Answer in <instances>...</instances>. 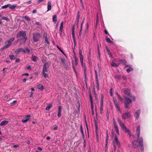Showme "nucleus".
Here are the masks:
<instances>
[{
	"instance_id": "nucleus-5",
	"label": "nucleus",
	"mask_w": 152,
	"mask_h": 152,
	"mask_svg": "<svg viewBox=\"0 0 152 152\" xmlns=\"http://www.w3.org/2000/svg\"><path fill=\"white\" fill-rule=\"evenodd\" d=\"M140 146H141L140 150L142 152H144V148L143 144V141L142 137H140V138L139 141V142Z\"/></svg>"
},
{
	"instance_id": "nucleus-59",
	"label": "nucleus",
	"mask_w": 152,
	"mask_h": 152,
	"mask_svg": "<svg viewBox=\"0 0 152 152\" xmlns=\"http://www.w3.org/2000/svg\"><path fill=\"white\" fill-rule=\"evenodd\" d=\"M28 121V119H23L22 120V121L23 123H26Z\"/></svg>"
},
{
	"instance_id": "nucleus-31",
	"label": "nucleus",
	"mask_w": 152,
	"mask_h": 152,
	"mask_svg": "<svg viewBox=\"0 0 152 152\" xmlns=\"http://www.w3.org/2000/svg\"><path fill=\"white\" fill-rule=\"evenodd\" d=\"M52 104H50L48 106H47L45 110H48L50 109L52 107Z\"/></svg>"
},
{
	"instance_id": "nucleus-24",
	"label": "nucleus",
	"mask_w": 152,
	"mask_h": 152,
	"mask_svg": "<svg viewBox=\"0 0 152 152\" xmlns=\"http://www.w3.org/2000/svg\"><path fill=\"white\" fill-rule=\"evenodd\" d=\"M8 123V121L6 120H4L2 121L0 124L1 126H2L4 125L7 124Z\"/></svg>"
},
{
	"instance_id": "nucleus-38",
	"label": "nucleus",
	"mask_w": 152,
	"mask_h": 152,
	"mask_svg": "<svg viewBox=\"0 0 152 152\" xmlns=\"http://www.w3.org/2000/svg\"><path fill=\"white\" fill-rule=\"evenodd\" d=\"M60 58V59L61 60V62L63 64H64V65H66V64L65 61L64 59V58Z\"/></svg>"
},
{
	"instance_id": "nucleus-55",
	"label": "nucleus",
	"mask_w": 152,
	"mask_h": 152,
	"mask_svg": "<svg viewBox=\"0 0 152 152\" xmlns=\"http://www.w3.org/2000/svg\"><path fill=\"white\" fill-rule=\"evenodd\" d=\"M84 74L85 75V79H86V68H85L84 69Z\"/></svg>"
},
{
	"instance_id": "nucleus-43",
	"label": "nucleus",
	"mask_w": 152,
	"mask_h": 152,
	"mask_svg": "<svg viewBox=\"0 0 152 152\" xmlns=\"http://www.w3.org/2000/svg\"><path fill=\"white\" fill-rule=\"evenodd\" d=\"M37 57L36 56H32V59L34 61H37Z\"/></svg>"
},
{
	"instance_id": "nucleus-22",
	"label": "nucleus",
	"mask_w": 152,
	"mask_h": 152,
	"mask_svg": "<svg viewBox=\"0 0 152 152\" xmlns=\"http://www.w3.org/2000/svg\"><path fill=\"white\" fill-rule=\"evenodd\" d=\"M80 132L82 134V136L83 137V140H84V139H85L84 135V134L82 127L81 125L80 126Z\"/></svg>"
},
{
	"instance_id": "nucleus-49",
	"label": "nucleus",
	"mask_w": 152,
	"mask_h": 152,
	"mask_svg": "<svg viewBox=\"0 0 152 152\" xmlns=\"http://www.w3.org/2000/svg\"><path fill=\"white\" fill-rule=\"evenodd\" d=\"M91 108L92 111V115H93L94 114V109H93V105H91Z\"/></svg>"
},
{
	"instance_id": "nucleus-11",
	"label": "nucleus",
	"mask_w": 152,
	"mask_h": 152,
	"mask_svg": "<svg viewBox=\"0 0 152 152\" xmlns=\"http://www.w3.org/2000/svg\"><path fill=\"white\" fill-rule=\"evenodd\" d=\"M20 52H25V49L22 48H18L15 51V53L17 54H18Z\"/></svg>"
},
{
	"instance_id": "nucleus-7",
	"label": "nucleus",
	"mask_w": 152,
	"mask_h": 152,
	"mask_svg": "<svg viewBox=\"0 0 152 152\" xmlns=\"http://www.w3.org/2000/svg\"><path fill=\"white\" fill-rule=\"evenodd\" d=\"M122 91L123 92L127 95H128L129 96L131 95H130V90L128 88H124L122 90Z\"/></svg>"
},
{
	"instance_id": "nucleus-27",
	"label": "nucleus",
	"mask_w": 152,
	"mask_h": 152,
	"mask_svg": "<svg viewBox=\"0 0 152 152\" xmlns=\"http://www.w3.org/2000/svg\"><path fill=\"white\" fill-rule=\"evenodd\" d=\"M91 50L90 49L89 50V52L88 53V59L89 61H90L91 60Z\"/></svg>"
},
{
	"instance_id": "nucleus-42",
	"label": "nucleus",
	"mask_w": 152,
	"mask_h": 152,
	"mask_svg": "<svg viewBox=\"0 0 152 152\" xmlns=\"http://www.w3.org/2000/svg\"><path fill=\"white\" fill-rule=\"evenodd\" d=\"M9 57L10 58V59L11 60H14L15 58V56L14 55H10Z\"/></svg>"
},
{
	"instance_id": "nucleus-29",
	"label": "nucleus",
	"mask_w": 152,
	"mask_h": 152,
	"mask_svg": "<svg viewBox=\"0 0 152 152\" xmlns=\"http://www.w3.org/2000/svg\"><path fill=\"white\" fill-rule=\"evenodd\" d=\"M9 4V7L11 9L13 10L15 9L16 7V6L14 5H11L10 4Z\"/></svg>"
},
{
	"instance_id": "nucleus-46",
	"label": "nucleus",
	"mask_w": 152,
	"mask_h": 152,
	"mask_svg": "<svg viewBox=\"0 0 152 152\" xmlns=\"http://www.w3.org/2000/svg\"><path fill=\"white\" fill-rule=\"evenodd\" d=\"M83 22L81 24V28H80V32H79V36H80L81 34V31H82V25L83 24Z\"/></svg>"
},
{
	"instance_id": "nucleus-10",
	"label": "nucleus",
	"mask_w": 152,
	"mask_h": 152,
	"mask_svg": "<svg viewBox=\"0 0 152 152\" xmlns=\"http://www.w3.org/2000/svg\"><path fill=\"white\" fill-rule=\"evenodd\" d=\"M114 143L115 144V142L119 148H120L121 146V144L120 142L119 141L117 137L116 136H115L114 140Z\"/></svg>"
},
{
	"instance_id": "nucleus-2",
	"label": "nucleus",
	"mask_w": 152,
	"mask_h": 152,
	"mask_svg": "<svg viewBox=\"0 0 152 152\" xmlns=\"http://www.w3.org/2000/svg\"><path fill=\"white\" fill-rule=\"evenodd\" d=\"M129 96L130 98L126 96L124 97V99L126 101L124 103V107L126 109H129V104L133 101H135V97L134 96L130 95Z\"/></svg>"
},
{
	"instance_id": "nucleus-56",
	"label": "nucleus",
	"mask_w": 152,
	"mask_h": 152,
	"mask_svg": "<svg viewBox=\"0 0 152 152\" xmlns=\"http://www.w3.org/2000/svg\"><path fill=\"white\" fill-rule=\"evenodd\" d=\"M53 129L55 130H56L57 129H58V127L57 126H56V125H54L53 126Z\"/></svg>"
},
{
	"instance_id": "nucleus-44",
	"label": "nucleus",
	"mask_w": 152,
	"mask_h": 152,
	"mask_svg": "<svg viewBox=\"0 0 152 152\" xmlns=\"http://www.w3.org/2000/svg\"><path fill=\"white\" fill-rule=\"evenodd\" d=\"M115 95H117L118 98L120 100H122V97L119 94L117 93L116 92L115 93Z\"/></svg>"
},
{
	"instance_id": "nucleus-51",
	"label": "nucleus",
	"mask_w": 152,
	"mask_h": 152,
	"mask_svg": "<svg viewBox=\"0 0 152 152\" xmlns=\"http://www.w3.org/2000/svg\"><path fill=\"white\" fill-rule=\"evenodd\" d=\"M97 48H98V54L99 57V58H100V50H99V48L98 45Z\"/></svg>"
},
{
	"instance_id": "nucleus-53",
	"label": "nucleus",
	"mask_w": 152,
	"mask_h": 152,
	"mask_svg": "<svg viewBox=\"0 0 152 152\" xmlns=\"http://www.w3.org/2000/svg\"><path fill=\"white\" fill-rule=\"evenodd\" d=\"M24 19L28 21H30L31 20L30 18L27 16H25L24 17Z\"/></svg>"
},
{
	"instance_id": "nucleus-57",
	"label": "nucleus",
	"mask_w": 152,
	"mask_h": 152,
	"mask_svg": "<svg viewBox=\"0 0 152 152\" xmlns=\"http://www.w3.org/2000/svg\"><path fill=\"white\" fill-rule=\"evenodd\" d=\"M75 65L76 66H77L78 65V61L76 59H75Z\"/></svg>"
},
{
	"instance_id": "nucleus-25",
	"label": "nucleus",
	"mask_w": 152,
	"mask_h": 152,
	"mask_svg": "<svg viewBox=\"0 0 152 152\" xmlns=\"http://www.w3.org/2000/svg\"><path fill=\"white\" fill-rule=\"evenodd\" d=\"M107 134V136L106 137V144H105V148H106L107 147V144L108 143V131H107L106 132Z\"/></svg>"
},
{
	"instance_id": "nucleus-15",
	"label": "nucleus",
	"mask_w": 152,
	"mask_h": 152,
	"mask_svg": "<svg viewBox=\"0 0 152 152\" xmlns=\"http://www.w3.org/2000/svg\"><path fill=\"white\" fill-rule=\"evenodd\" d=\"M104 96L102 94H101L100 107H103Z\"/></svg>"
},
{
	"instance_id": "nucleus-28",
	"label": "nucleus",
	"mask_w": 152,
	"mask_h": 152,
	"mask_svg": "<svg viewBox=\"0 0 152 152\" xmlns=\"http://www.w3.org/2000/svg\"><path fill=\"white\" fill-rule=\"evenodd\" d=\"M111 65L113 67H118V65L120 64H116L115 63L113 62H112L111 64Z\"/></svg>"
},
{
	"instance_id": "nucleus-50",
	"label": "nucleus",
	"mask_w": 152,
	"mask_h": 152,
	"mask_svg": "<svg viewBox=\"0 0 152 152\" xmlns=\"http://www.w3.org/2000/svg\"><path fill=\"white\" fill-rule=\"evenodd\" d=\"M72 64L73 69L74 70V72H75V73H76V71L75 70V67L74 64L72 62Z\"/></svg>"
},
{
	"instance_id": "nucleus-34",
	"label": "nucleus",
	"mask_w": 152,
	"mask_h": 152,
	"mask_svg": "<svg viewBox=\"0 0 152 152\" xmlns=\"http://www.w3.org/2000/svg\"><path fill=\"white\" fill-rule=\"evenodd\" d=\"M106 41L107 42L110 44H112L113 43V42L111 41L110 39L108 37H106Z\"/></svg>"
},
{
	"instance_id": "nucleus-36",
	"label": "nucleus",
	"mask_w": 152,
	"mask_h": 152,
	"mask_svg": "<svg viewBox=\"0 0 152 152\" xmlns=\"http://www.w3.org/2000/svg\"><path fill=\"white\" fill-rule=\"evenodd\" d=\"M120 77L121 76L120 75H116L115 76V78L117 81H120Z\"/></svg>"
},
{
	"instance_id": "nucleus-12",
	"label": "nucleus",
	"mask_w": 152,
	"mask_h": 152,
	"mask_svg": "<svg viewBox=\"0 0 152 152\" xmlns=\"http://www.w3.org/2000/svg\"><path fill=\"white\" fill-rule=\"evenodd\" d=\"M132 146L134 148H136L138 146L137 140H133L132 142Z\"/></svg>"
},
{
	"instance_id": "nucleus-61",
	"label": "nucleus",
	"mask_w": 152,
	"mask_h": 152,
	"mask_svg": "<svg viewBox=\"0 0 152 152\" xmlns=\"http://www.w3.org/2000/svg\"><path fill=\"white\" fill-rule=\"evenodd\" d=\"M30 117V115H26V117L25 118H26V119H28V120L29 119V118Z\"/></svg>"
},
{
	"instance_id": "nucleus-54",
	"label": "nucleus",
	"mask_w": 152,
	"mask_h": 152,
	"mask_svg": "<svg viewBox=\"0 0 152 152\" xmlns=\"http://www.w3.org/2000/svg\"><path fill=\"white\" fill-rule=\"evenodd\" d=\"M62 109V107L61 106H60L58 107V112H61Z\"/></svg>"
},
{
	"instance_id": "nucleus-33",
	"label": "nucleus",
	"mask_w": 152,
	"mask_h": 152,
	"mask_svg": "<svg viewBox=\"0 0 152 152\" xmlns=\"http://www.w3.org/2000/svg\"><path fill=\"white\" fill-rule=\"evenodd\" d=\"M57 48L58 49L60 50V51L63 53V54L66 57V56L63 51V50L60 48H59L58 46H57Z\"/></svg>"
},
{
	"instance_id": "nucleus-19",
	"label": "nucleus",
	"mask_w": 152,
	"mask_h": 152,
	"mask_svg": "<svg viewBox=\"0 0 152 152\" xmlns=\"http://www.w3.org/2000/svg\"><path fill=\"white\" fill-rule=\"evenodd\" d=\"M116 108L117 109V110L118 111H119L120 113L121 112V110L120 109V108L119 106V105L118 103H116L115 104H114Z\"/></svg>"
},
{
	"instance_id": "nucleus-52",
	"label": "nucleus",
	"mask_w": 152,
	"mask_h": 152,
	"mask_svg": "<svg viewBox=\"0 0 152 152\" xmlns=\"http://www.w3.org/2000/svg\"><path fill=\"white\" fill-rule=\"evenodd\" d=\"M45 42L48 44H50V43H49V42L48 40V38H46L45 39Z\"/></svg>"
},
{
	"instance_id": "nucleus-47",
	"label": "nucleus",
	"mask_w": 152,
	"mask_h": 152,
	"mask_svg": "<svg viewBox=\"0 0 152 152\" xmlns=\"http://www.w3.org/2000/svg\"><path fill=\"white\" fill-rule=\"evenodd\" d=\"M113 147L114 148V151L115 152L116 150V147L115 146V144L114 143V141H113Z\"/></svg>"
},
{
	"instance_id": "nucleus-58",
	"label": "nucleus",
	"mask_w": 152,
	"mask_h": 152,
	"mask_svg": "<svg viewBox=\"0 0 152 152\" xmlns=\"http://www.w3.org/2000/svg\"><path fill=\"white\" fill-rule=\"evenodd\" d=\"M95 78L96 80V83H98V82H99V80L98 79V75H95Z\"/></svg>"
},
{
	"instance_id": "nucleus-32",
	"label": "nucleus",
	"mask_w": 152,
	"mask_h": 152,
	"mask_svg": "<svg viewBox=\"0 0 152 152\" xmlns=\"http://www.w3.org/2000/svg\"><path fill=\"white\" fill-rule=\"evenodd\" d=\"M80 58L82 65L83 66V57L82 55H80Z\"/></svg>"
},
{
	"instance_id": "nucleus-17",
	"label": "nucleus",
	"mask_w": 152,
	"mask_h": 152,
	"mask_svg": "<svg viewBox=\"0 0 152 152\" xmlns=\"http://www.w3.org/2000/svg\"><path fill=\"white\" fill-rule=\"evenodd\" d=\"M5 45L1 48V49L3 50L5 48H8V47H9L11 45L10 44L7 43L6 42H5Z\"/></svg>"
},
{
	"instance_id": "nucleus-3",
	"label": "nucleus",
	"mask_w": 152,
	"mask_h": 152,
	"mask_svg": "<svg viewBox=\"0 0 152 152\" xmlns=\"http://www.w3.org/2000/svg\"><path fill=\"white\" fill-rule=\"evenodd\" d=\"M33 39L34 42L38 41L40 38L41 35L39 33L33 34Z\"/></svg>"
},
{
	"instance_id": "nucleus-6",
	"label": "nucleus",
	"mask_w": 152,
	"mask_h": 152,
	"mask_svg": "<svg viewBox=\"0 0 152 152\" xmlns=\"http://www.w3.org/2000/svg\"><path fill=\"white\" fill-rule=\"evenodd\" d=\"M131 117V114L130 112L125 113L122 115V119L125 120Z\"/></svg>"
},
{
	"instance_id": "nucleus-63",
	"label": "nucleus",
	"mask_w": 152,
	"mask_h": 152,
	"mask_svg": "<svg viewBox=\"0 0 152 152\" xmlns=\"http://www.w3.org/2000/svg\"><path fill=\"white\" fill-rule=\"evenodd\" d=\"M43 36L45 39L46 38H47L48 35L46 33H44Z\"/></svg>"
},
{
	"instance_id": "nucleus-9",
	"label": "nucleus",
	"mask_w": 152,
	"mask_h": 152,
	"mask_svg": "<svg viewBox=\"0 0 152 152\" xmlns=\"http://www.w3.org/2000/svg\"><path fill=\"white\" fill-rule=\"evenodd\" d=\"M140 113V109L137 110L135 113L134 116L136 120H137L139 118Z\"/></svg>"
},
{
	"instance_id": "nucleus-45",
	"label": "nucleus",
	"mask_w": 152,
	"mask_h": 152,
	"mask_svg": "<svg viewBox=\"0 0 152 152\" xmlns=\"http://www.w3.org/2000/svg\"><path fill=\"white\" fill-rule=\"evenodd\" d=\"M9 4H8L6 5H5L4 6H3L1 7L2 9H5L7 8L8 7H9Z\"/></svg>"
},
{
	"instance_id": "nucleus-4",
	"label": "nucleus",
	"mask_w": 152,
	"mask_h": 152,
	"mask_svg": "<svg viewBox=\"0 0 152 152\" xmlns=\"http://www.w3.org/2000/svg\"><path fill=\"white\" fill-rule=\"evenodd\" d=\"M50 64V63L46 62L45 63L43 66L42 72H47L48 69L49 68Z\"/></svg>"
},
{
	"instance_id": "nucleus-23",
	"label": "nucleus",
	"mask_w": 152,
	"mask_h": 152,
	"mask_svg": "<svg viewBox=\"0 0 152 152\" xmlns=\"http://www.w3.org/2000/svg\"><path fill=\"white\" fill-rule=\"evenodd\" d=\"M37 87L38 89L40 90H42L44 89V87L42 84H39L38 85Z\"/></svg>"
},
{
	"instance_id": "nucleus-16",
	"label": "nucleus",
	"mask_w": 152,
	"mask_h": 152,
	"mask_svg": "<svg viewBox=\"0 0 152 152\" xmlns=\"http://www.w3.org/2000/svg\"><path fill=\"white\" fill-rule=\"evenodd\" d=\"M118 62H119L120 63L119 64H120L121 63H122L124 65H126V61L125 60H122L120 59H118Z\"/></svg>"
},
{
	"instance_id": "nucleus-13",
	"label": "nucleus",
	"mask_w": 152,
	"mask_h": 152,
	"mask_svg": "<svg viewBox=\"0 0 152 152\" xmlns=\"http://www.w3.org/2000/svg\"><path fill=\"white\" fill-rule=\"evenodd\" d=\"M136 133L137 134V139H140L139 137L140 134V127L139 126H138L137 127Z\"/></svg>"
},
{
	"instance_id": "nucleus-21",
	"label": "nucleus",
	"mask_w": 152,
	"mask_h": 152,
	"mask_svg": "<svg viewBox=\"0 0 152 152\" xmlns=\"http://www.w3.org/2000/svg\"><path fill=\"white\" fill-rule=\"evenodd\" d=\"M51 3L50 1H49L48 3L47 11L50 10L51 9Z\"/></svg>"
},
{
	"instance_id": "nucleus-64",
	"label": "nucleus",
	"mask_w": 152,
	"mask_h": 152,
	"mask_svg": "<svg viewBox=\"0 0 152 152\" xmlns=\"http://www.w3.org/2000/svg\"><path fill=\"white\" fill-rule=\"evenodd\" d=\"M108 55L109 56H111V57H113V55H112V53L110 51H109V52H108Z\"/></svg>"
},
{
	"instance_id": "nucleus-14",
	"label": "nucleus",
	"mask_w": 152,
	"mask_h": 152,
	"mask_svg": "<svg viewBox=\"0 0 152 152\" xmlns=\"http://www.w3.org/2000/svg\"><path fill=\"white\" fill-rule=\"evenodd\" d=\"M86 28H85V29L84 30V33L83 34V35L82 36V37L83 39H84L85 37V34L86 33L87 31L88 30V28L89 27V24L88 23H87L86 24Z\"/></svg>"
},
{
	"instance_id": "nucleus-62",
	"label": "nucleus",
	"mask_w": 152,
	"mask_h": 152,
	"mask_svg": "<svg viewBox=\"0 0 152 152\" xmlns=\"http://www.w3.org/2000/svg\"><path fill=\"white\" fill-rule=\"evenodd\" d=\"M17 101L16 100H14L12 102L10 103V104L11 105H13L14 104H15L17 102Z\"/></svg>"
},
{
	"instance_id": "nucleus-18",
	"label": "nucleus",
	"mask_w": 152,
	"mask_h": 152,
	"mask_svg": "<svg viewBox=\"0 0 152 152\" xmlns=\"http://www.w3.org/2000/svg\"><path fill=\"white\" fill-rule=\"evenodd\" d=\"M123 130L125 132H126L128 133V134L129 135V136H131V132L129 130L127 129L126 127L124 129H123Z\"/></svg>"
},
{
	"instance_id": "nucleus-48",
	"label": "nucleus",
	"mask_w": 152,
	"mask_h": 152,
	"mask_svg": "<svg viewBox=\"0 0 152 152\" xmlns=\"http://www.w3.org/2000/svg\"><path fill=\"white\" fill-rule=\"evenodd\" d=\"M1 19L2 20H9L8 18L6 17H3Z\"/></svg>"
},
{
	"instance_id": "nucleus-40",
	"label": "nucleus",
	"mask_w": 152,
	"mask_h": 152,
	"mask_svg": "<svg viewBox=\"0 0 152 152\" xmlns=\"http://www.w3.org/2000/svg\"><path fill=\"white\" fill-rule=\"evenodd\" d=\"M45 72H42V74L45 78L48 77V74L45 73Z\"/></svg>"
},
{
	"instance_id": "nucleus-37",
	"label": "nucleus",
	"mask_w": 152,
	"mask_h": 152,
	"mask_svg": "<svg viewBox=\"0 0 152 152\" xmlns=\"http://www.w3.org/2000/svg\"><path fill=\"white\" fill-rule=\"evenodd\" d=\"M90 98V102L91 105H93V99L91 95V94H89Z\"/></svg>"
},
{
	"instance_id": "nucleus-20",
	"label": "nucleus",
	"mask_w": 152,
	"mask_h": 152,
	"mask_svg": "<svg viewBox=\"0 0 152 152\" xmlns=\"http://www.w3.org/2000/svg\"><path fill=\"white\" fill-rule=\"evenodd\" d=\"M15 39V38L14 37L11 38L7 41H6V42L7 43L10 44L11 45V43L14 41Z\"/></svg>"
},
{
	"instance_id": "nucleus-39",
	"label": "nucleus",
	"mask_w": 152,
	"mask_h": 152,
	"mask_svg": "<svg viewBox=\"0 0 152 152\" xmlns=\"http://www.w3.org/2000/svg\"><path fill=\"white\" fill-rule=\"evenodd\" d=\"M25 52L24 53H30L31 51L30 50L28 49L27 48H26L25 49Z\"/></svg>"
},
{
	"instance_id": "nucleus-41",
	"label": "nucleus",
	"mask_w": 152,
	"mask_h": 152,
	"mask_svg": "<svg viewBox=\"0 0 152 152\" xmlns=\"http://www.w3.org/2000/svg\"><path fill=\"white\" fill-rule=\"evenodd\" d=\"M133 70V68L132 67H130L129 69H128L126 70L127 72L129 73V72L132 71Z\"/></svg>"
},
{
	"instance_id": "nucleus-35",
	"label": "nucleus",
	"mask_w": 152,
	"mask_h": 152,
	"mask_svg": "<svg viewBox=\"0 0 152 152\" xmlns=\"http://www.w3.org/2000/svg\"><path fill=\"white\" fill-rule=\"evenodd\" d=\"M80 18V15H79V12H78L77 14V25L78 23L79 19Z\"/></svg>"
},
{
	"instance_id": "nucleus-30",
	"label": "nucleus",
	"mask_w": 152,
	"mask_h": 152,
	"mask_svg": "<svg viewBox=\"0 0 152 152\" xmlns=\"http://www.w3.org/2000/svg\"><path fill=\"white\" fill-rule=\"evenodd\" d=\"M120 126H121V128L122 130L124 129V128H125L126 127L125 125L124 124L123 122L120 124Z\"/></svg>"
},
{
	"instance_id": "nucleus-60",
	"label": "nucleus",
	"mask_w": 152,
	"mask_h": 152,
	"mask_svg": "<svg viewBox=\"0 0 152 152\" xmlns=\"http://www.w3.org/2000/svg\"><path fill=\"white\" fill-rule=\"evenodd\" d=\"M117 120H118V121L119 124H121L122 122L121 121V120H120L119 118H118L117 119Z\"/></svg>"
},
{
	"instance_id": "nucleus-1",
	"label": "nucleus",
	"mask_w": 152,
	"mask_h": 152,
	"mask_svg": "<svg viewBox=\"0 0 152 152\" xmlns=\"http://www.w3.org/2000/svg\"><path fill=\"white\" fill-rule=\"evenodd\" d=\"M16 37L18 38V41L22 40L24 43L27 41V37L26 31H19L16 34Z\"/></svg>"
},
{
	"instance_id": "nucleus-26",
	"label": "nucleus",
	"mask_w": 152,
	"mask_h": 152,
	"mask_svg": "<svg viewBox=\"0 0 152 152\" xmlns=\"http://www.w3.org/2000/svg\"><path fill=\"white\" fill-rule=\"evenodd\" d=\"M57 17L56 15H54L53 17V20L54 22L56 23L57 21Z\"/></svg>"
},
{
	"instance_id": "nucleus-8",
	"label": "nucleus",
	"mask_w": 152,
	"mask_h": 152,
	"mask_svg": "<svg viewBox=\"0 0 152 152\" xmlns=\"http://www.w3.org/2000/svg\"><path fill=\"white\" fill-rule=\"evenodd\" d=\"M74 30H75L74 27H73L72 28V39H73L74 43L75 44V46L76 45V42L75 37Z\"/></svg>"
}]
</instances>
